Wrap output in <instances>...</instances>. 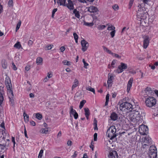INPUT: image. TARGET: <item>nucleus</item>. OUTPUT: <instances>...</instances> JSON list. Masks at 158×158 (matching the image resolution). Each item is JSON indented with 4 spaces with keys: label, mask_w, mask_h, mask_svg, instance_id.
I'll return each instance as SVG.
<instances>
[{
    "label": "nucleus",
    "mask_w": 158,
    "mask_h": 158,
    "mask_svg": "<svg viewBox=\"0 0 158 158\" xmlns=\"http://www.w3.org/2000/svg\"><path fill=\"white\" fill-rule=\"evenodd\" d=\"M43 151H44L42 149L40 150V158H44V157L43 156Z\"/></svg>",
    "instance_id": "49530a36"
},
{
    "label": "nucleus",
    "mask_w": 158,
    "mask_h": 158,
    "mask_svg": "<svg viewBox=\"0 0 158 158\" xmlns=\"http://www.w3.org/2000/svg\"><path fill=\"white\" fill-rule=\"evenodd\" d=\"M113 8L115 10H116L118 9V6L117 4H115L112 6Z\"/></svg>",
    "instance_id": "58836bf2"
},
{
    "label": "nucleus",
    "mask_w": 158,
    "mask_h": 158,
    "mask_svg": "<svg viewBox=\"0 0 158 158\" xmlns=\"http://www.w3.org/2000/svg\"><path fill=\"white\" fill-rule=\"evenodd\" d=\"M156 148L153 146H151L149 149V156L150 158H156L157 157Z\"/></svg>",
    "instance_id": "0eeeda50"
},
{
    "label": "nucleus",
    "mask_w": 158,
    "mask_h": 158,
    "mask_svg": "<svg viewBox=\"0 0 158 158\" xmlns=\"http://www.w3.org/2000/svg\"><path fill=\"white\" fill-rule=\"evenodd\" d=\"M148 129L147 126L144 125H141L139 128V131L142 135H147L148 133Z\"/></svg>",
    "instance_id": "6e6552de"
},
{
    "label": "nucleus",
    "mask_w": 158,
    "mask_h": 158,
    "mask_svg": "<svg viewBox=\"0 0 158 158\" xmlns=\"http://www.w3.org/2000/svg\"><path fill=\"white\" fill-rule=\"evenodd\" d=\"M81 44L82 46V50L84 52H85L89 46L88 42L85 40H83L81 41Z\"/></svg>",
    "instance_id": "9d476101"
},
{
    "label": "nucleus",
    "mask_w": 158,
    "mask_h": 158,
    "mask_svg": "<svg viewBox=\"0 0 158 158\" xmlns=\"http://www.w3.org/2000/svg\"><path fill=\"white\" fill-rule=\"evenodd\" d=\"M35 118L40 120V113H38L35 114Z\"/></svg>",
    "instance_id": "680f3d73"
},
{
    "label": "nucleus",
    "mask_w": 158,
    "mask_h": 158,
    "mask_svg": "<svg viewBox=\"0 0 158 158\" xmlns=\"http://www.w3.org/2000/svg\"><path fill=\"white\" fill-rule=\"evenodd\" d=\"M14 47L17 49H20L21 47V45L20 44V42H17L14 45Z\"/></svg>",
    "instance_id": "b1692460"
},
{
    "label": "nucleus",
    "mask_w": 158,
    "mask_h": 158,
    "mask_svg": "<svg viewBox=\"0 0 158 158\" xmlns=\"http://www.w3.org/2000/svg\"><path fill=\"white\" fill-rule=\"evenodd\" d=\"M146 105L148 107H151L154 106L156 104V99L151 96H149L147 98L145 101Z\"/></svg>",
    "instance_id": "423d86ee"
},
{
    "label": "nucleus",
    "mask_w": 158,
    "mask_h": 158,
    "mask_svg": "<svg viewBox=\"0 0 158 158\" xmlns=\"http://www.w3.org/2000/svg\"><path fill=\"white\" fill-rule=\"evenodd\" d=\"M27 83H28L29 84L30 86L29 87L28 89H27L28 91H29V90H30L31 89V85L30 84V82L29 81H27Z\"/></svg>",
    "instance_id": "e2e57ef3"
},
{
    "label": "nucleus",
    "mask_w": 158,
    "mask_h": 158,
    "mask_svg": "<svg viewBox=\"0 0 158 158\" xmlns=\"http://www.w3.org/2000/svg\"><path fill=\"white\" fill-rule=\"evenodd\" d=\"M60 49L61 52H63L65 50V47L64 46H62L60 48Z\"/></svg>",
    "instance_id": "8fccbe9b"
},
{
    "label": "nucleus",
    "mask_w": 158,
    "mask_h": 158,
    "mask_svg": "<svg viewBox=\"0 0 158 158\" xmlns=\"http://www.w3.org/2000/svg\"><path fill=\"white\" fill-rule=\"evenodd\" d=\"M112 55L113 56H114L116 57L118 59H120L121 58V56H119L117 54L114 53H112Z\"/></svg>",
    "instance_id": "a19ab883"
},
{
    "label": "nucleus",
    "mask_w": 158,
    "mask_h": 158,
    "mask_svg": "<svg viewBox=\"0 0 158 158\" xmlns=\"http://www.w3.org/2000/svg\"><path fill=\"white\" fill-rule=\"evenodd\" d=\"M3 87L0 86V105H1L3 100Z\"/></svg>",
    "instance_id": "a211bd4d"
},
{
    "label": "nucleus",
    "mask_w": 158,
    "mask_h": 158,
    "mask_svg": "<svg viewBox=\"0 0 158 158\" xmlns=\"http://www.w3.org/2000/svg\"><path fill=\"white\" fill-rule=\"evenodd\" d=\"M9 146V143H8V144L7 145L6 143L4 144L3 143L2 144V147H1V150L4 149V148L6 147H8Z\"/></svg>",
    "instance_id": "f704fd0d"
},
{
    "label": "nucleus",
    "mask_w": 158,
    "mask_h": 158,
    "mask_svg": "<svg viewBox=\"0 0 158 158\" xmlns=\"http://www.w3.org/2000/svg\"><path fill=\"white\" fill-rule=\"evenodd\" d=\"M82 61L84 63V68L85 69H87V67L89 65L88 64L85 62L84 59H83Z\"/></svg>",
    "instance_id": "c9c22d12"
},
{
    "label": "nucleus",
    "mask_w": 158,
    "mask_h": 158,
    "mask_svg": "<svg viewBox=\"0 0 158 158\" xmlns=\"http://www.w3.org/2000/svg\"><path fill=\"white\" fill-rule=\"evenodd\" d=\"M127 64L123 62L120 63V65L118 66L116 72L118 73H119L122 72L124 70L127 69Z\"/></svg>",
    "instance_id": "1a4fd4ad"
},
{
    "label": "nucleus",
    "mask_w": 158,
    "mask_h": 158,
    "mask_svg": "<svg viewBox=\"0 0 158 158\" xmlns=\"http://www.w3.org/2000/svg\"><path fill=\"white\" fill-rule=\"evenodd\" d=\"M43 126L45 127L44 128H42L40 131H41V133H42L47 134L48 133V128L47 127V124L45 123H44Z\"/></svg>",
    "instance_id": "f3484780"
},
{
    "label": "nucleus",
    "mask_w": 158,
    "mask_h": 158,
    "mask_svg": "<svg viewBox=\"0 0 158 158\" xmlns=\"http://www.w3.org/2000/svg\"><path fill=\"white\" fill-rule=\"evenodd\" d=\"M133 82V79L132 78H131L129 81L127 86V91L128 92H129L131 87L132 86V84Z\"/></svg>",
    "instance_id": "6ab92c4d"
},
{
    "label": "nucleus",
    "mask_w": 158,
    "mask_h": 158,
    "mask_svg": "<svg viewBox=\"0 0 158 158\" xmlns=\"http://www.w3.org/2000/svg\"><path fill=\"white\" fill-rule=\"evenodd\" d=\"M115 62H115V60H113L112 61L111 63V65L112 67H113V68L114 67V65L115 64Z\"/></svg>",
    "instance_id": "338daca9"
},
{
    "label": "nucleus",
    "mask_w": 158,
    "mask_h": 158,
    "mask_svg": "<svg viewBox=\"0 0 158 158\" xmlns=\"http://www.w3.org/2000/svg\"><path fill=\"white\" fill-rule=\"evenodd\" d=\"M67 144L68 146H71L72 144V142L70 140H69L67 141Z\"/></svg>",
    "instance_id": "603ef678"
},
{
    "label": "nucleus",
    "mask_w": 158,
    "mask_h": 158,
    "mask_svg": "<svg viewBox=\"0 0 158 158\" xmlns=\"http://www.w3.org/2000/svg\"><path fill=\"white\" fill-rule=\"evenodd\" d=\"M21 21H19V22L17 24V25L16 28H19L21 25Z\"/></svg>",
    "instance_id": "5fc2aeb1"
},
{
    "label": "nucleus",
    "mask_w": 158,
    "mask_h": 158,
    "mask_svg": "<svg viewBox=\"0 0 158 158\" xmlns=\"http://www.w3.org/2000/svg\"><path fill=\"white\" fill-rule=\"evenodd\" d=\"M5 83L7 89V93L9 97H13L14 96L12 90V87L10 78L6 76V77Z\"/></svg>",
    "instance_id": "20e7f679"
},
{
    "label": "nucleus",
    "mask_w": 158,
    "mask_h": 158,
    "mask_svg": "<svg viewBox=\"0 0 158 158\" xmlns=\"http://www.w3.org/2000/svg\"><path fill=\"white\" fill-rule=\"evenodd\" d=\"M144 92L148 96V97L149 95H152L154 94V92L151 88L149 87H147L144 90Z\"/></svg>",
    "instance_id": "f8f14e48"
},
{
    "label": "nucleus",
    "mask_w": 158,
    "mask_h": 158,
    "mask_svg": "<svg viewBox=\"0 0 158 158\" xmlns=\"http://www.w3.org/2000/svg\"><path fill=\"white\" fill-rule=\"evenodd\" d=\"M78 114L77 113V112L76 113H75L74 114H73V116L75 119H77L78 118Z\"/></svg>",
    "instance_id": "bf43d9fd"
},
{
    "label": "nucleus",
    "mask_w": 158,
    "mask_h": 158,
    "mask_svg": "<svg viewBox=\"0 0 158 158\" xmlns=\"http://www.w3.org/2000/svg\"><path fill=\"white\" fill-rule=\"evenodd\" d=\"M57 3H59L60 5H62L65 6V4L64 3L62 0H57Z\"/></svg>",
    "instance_id": "7c9ffc66"
},
{
    "label": "nucleus",
    "mask_w": 158,
    "mask_h": 158,
    "mask_svg": "<svg viewBox=\"0 0 158 158\" xmlns=\"http://www.w3.org/2000/svg\"><path fill=\"white\" fill-rule=\"evenodd\" d=\"M144 39L143 47L144 48H146L149 45L150 39L148 36H145L143 37Z\"/></svg>",
    "instance_id": "9b49d317"
},
{
    "label": "nucleus",
    "mask_w": 158,
    "mask_h": 158,
    "mask_svg": "<svg viewBox=\"0 0 158 158\" xmlns=\"http://www.w3.org/2000/svg\"><path fill=\"white\" fill-rule=\"evenodd\" d=\"M145 114L143 110L140 109L139 106L136 107V109H133L131 111L129 115V119L131 121L135 122L136 121L141 120L142 119L141 117L144 116Z\"/></svg>",
    "instance_id": "f257e3e1"
},
{
    "label": "nucleus",
    "mask_w": 158,
    "mask_h": 158,
    "mask_svg": "<svg viewBox=\"0 0 158 158\" xmlns=\"http://www.w3.org/2000/svg\"><path fill=\"white\" fill-rule=\"evenodd\" d=\"M106 26H108V27L107 28V30H110V31L113 30H113H115V27L112 25H111V26H110V25H109L108 24H106Z\"/></svg>",
    "instance_id": "cd10ccee"
},
{
    "label": "nucleus",
    "mask_w": 158,
    "mask_h": 158,
    "mask_svg": "<svg viewBox=\"0 0 158 158\" xmlns=\"http://www.w3.org/2000/svg\"><path fill=\"white\" fill-rule=\"evenodd\" d=\"M138 10L137 11V16L138 18L141 19H144L146 18L147 14L146 12L145 8L142 4H140L138 6Z\"/></svg>",
    "instance_id": "f03ea898"
},
{
    "label": "nucleus",
    "mask_w": 158,
    "mask_h": 158,
    "mask_svg": "<svg viewBox=\"0 0 158 158\" xmlns=\"http://www.w3.org/2000/svg\"><path fill=\"white\" fill-rule=\"evenodd\" d=\"M143 143L149 145L151 143V139L148 136H146L143 139Z\"/></svg>",
    "instance_id": "dca6fc26"
},
{
    "label": "nucleus",
    "mask_w": 158,
    "mask_h": 158,
    "mask_svg": "<svg viewBox=\"0 0 158 158\" xmlns=\"http://www.w3.org/2000/svg\"><path fill=\"white\" fill-rule=\"evenodd\" d=\"M94 24L93 22L88 23L85 21L84 22V25L88 27H92Z\"/></svg>",
    "instance_id": "393cba45"
},
{
    "label": "nucleus",
    "mask_w": 158,
    "mask_h": 158,
    "mask_svg": "<svg viewBox=\"0 0 158 158\" xmlns=\"http://www.w3.org/2000/svg\"><path fill=\"white\" fill-rule=\"evenodd\" d=\"M57 8H55L52 11V18H54V15L55 13L57 11Z\"/></svg>",
    "instance_id": "4c0bfd02"
},
{
    "label": "nucleus",
    "mask_w": 158,
    "mask_h": 158,
    "mask_svg": "<svg viewBox=\"0 0 158 158\" xmlns=\"http://www.w3.org/2000/svg\"><path fill=\"white\" fill-rule=\"evenodd\" d=\"M12 68L14 70H17V67H16V66L15 65V64L13 62L12 63Z\"/></svg>",
    "instance_id": "de8ad7c7"
},
{
    "label": "nucleus",
    "mask_w": 158,
    "mask_h": 158,
    "mask_svg": "<svg viewBox=\"0 0 158 158\" xmlns=\"http://www.w3.org/2000/svg\"><path fill=\"white\" fill-rule=\"evenodd\" d=\"M23 117L25 122L27 123L29 121V116L25 113L24 111L23 113Z\"/></svg>",
    "instance_id": "4be33fe9"
},
{
    "label": "nucleus",
    "mask_w": 158,
    "mask_h": 158,
    "mask_svg": "<svg viewBox=\"0 0 158 158\" xmlns=\"http://www.w3.org/2000/svg\"><path fill=\"white\" fill-rule=\"evenodd\" d=\"M84 110L85 112V115H90V113L89 112V110L88 108H84Z\"/></svg>",
    "instance_id": "c756f323"
},
{
    "label": "nucleus",
    "mask_w": 158,
    "mask_h": 158,
    "mask_svg": "<svg viewBox=\"0 0 158 158\" xmlns=\"http://www.w3.org/2000/svg\"><path fill=\"white\" fill-rule=\"evenodd\" d=\"M30 123L31 125L33 126H35V122L33 121H31L30 122Z\"/></svg>",
    "instance_id": "13d9d810"
},
{
    "label": "nucleus",
    "mask_w": 158,
    "mask_h": 158,
    "mask_svg": "<svg viewBox=\"0 0 158 158\" xmlns=\"http://www.w3.org/2000/svg\"><path fill=\"white\" fill-rule=\"evenodd\" d=\"M91 144V145H90V147L92 149V150L93 151L94 148L93 144H94V143L93 142V141H92Z\"/></svg>",
    "instance_id": "09e8293b"
},
{
    "label": "nucleus",
    "mask_w": 158,
    "mask_h": 158,
    "mask_svg": "<svg viewBox=\"0 0 158 158\" xmlns=\"http://www.w3.org/2000/svg\"><path fill=\"white\" fill-rule=\"evenodd\" d=\"M52 76V75L51 73H48L47 76V77L48 78H51Z\"/></svg>",
    "instance_id": "6e6d98bb"
},
{
    "label": "nucleus",
    "mask_w": 158,
    "mask_h": 158,
    "mask_svg": "<svg viewBox=\"0 0 158 158\" xmlns=\"http://www.w3.org/2000/svg\"><path fill=\"white\" fill-rule=\"evenodd\" d=\"M97 134L96 133H95L94 135V141L97 140Z\"/></svg>",
    "instance_id": "a18cd8bd"
},
{
    "label": "nucleus",
    "mask_w": 158,
    "mask_h": 158,
    "mask_svg": "<svg viewBox=\"0 0 158 158\" xmlns=\"http://www.w3.org/2000/svg\"><path fill=\"white\" fill-rule=\"evenodd\" d=\"M70 114H72L73 115L75 113H77L76 111L73 109V106H71L70 107Z\"/></svg>",
    "instance_id": "5701e85b"
},
{
    "label": "nucleus",
    "mask_w": 158,
    "mask_h": 158,
    "mask_svg": "<svg viewBox=\"0 0 158 158\" xmlns=\"http://www.w3.org/2000/svg\"><path fill=\"white\" fill-rule=\"evenodd\" d=\"M116 131L115 127L114 126L110 127L108 129L106 132V135L111 140H112L117 135L115 134Z\"/></svg>",
    "instance_id": "39448f33"
},
{
    "label": "nucleus",
    "mask_w": 158,
    "mask_h": 158,
    "mask_svg": "<svg viewBox=\"0 0 158 158\" xmlns=\"http://www.w3.org/2000/svg\"><path fill=\"white\" fill-rule=\"evenodd\" d=\"M75 16L77 18H79L80 17V14L79 12H77V13H75Z\"/></svg>",
    "instance_id": "0e129e2a"
},
{
    "label": "nucleus",
    "mask_w": 158,
    "mask_h": 158,
    "mask_svg": "<svg viewBox=\"0 0 158 158\" xmlns=\"http://www.w3.org/2000/svg\"><path fill=\"white\" fill-rule=\"evenodd\" d=\"M62 63L65 65H70V62L66 60H63Z\"/></svg>",
    "instance_id": "72a5a7b5"
},
{
    "label": "nucleus",
    "mask_w": 158,
    "mask_h": 158,
    "mask_svg": "<svg viewBox=\"0 0 158 158\" xmlns=\"http://www.w3.org/2000/svg\"><path fill=\"white\" fill-rule=\"evenodd\" d=\"M87 11L90 13H96L98 11V8L94 6H91L88 8Z\"/></svg>",
    "instance_id": "4468645a"
},
{
    "label": "nucleus",
    "mask_w": 158,
    "mask_h": 158,
    "mask_svg": "<svg viewBox=\"0 0 158 158\" xmlns=\"http://www.w3.org/2000/svg\"><path fill=\"white\" fill-rule=\"evenodd\" d=\"M79 85V81H78L75 79L74 81L73 84L72 86V90H73L76 87H77Z\"/></svg>",
    "instance_id": "412c9836"
},
{
    "label": "nucleus",
    "mask_w": 158,
    "mask_h": 158,
    "mask_svg": "<svg viewBox=\"0 0 158 158\" xmlns=\"http://www.w3.org/2000/svg\"><path fill=\"white\" fill-rule=\"evenodd\" d=\"M134 0H130L129 3V8H130L132 6Z\"/></svg>",
    "instance_id": "37998d69"
},
{
    "label": "nucleus",
    "mask_w": 158,
    "mask_h": 158,
    "mask_svg": "<svg viewBox=\"0 0 158 158\" xmlns=\"http://www.w3.org/2000/svg\"><path fill=\"white\" fill-rule=\"evenodd\" d=\"M86 89L87 90L93 92L94 94H95L94 89L93 88H92L91 87H90V86L87 87L86 88Z\"/></svg>",
    "instance_id": "a878e982"
},
{
    "label": "nucleus",
    "mask_w": 158,
    "mask_h": 158,
    "mask_svg": "<svg viewBox=\"0 0 158 158\" xmlns=\"http://www.w3.org/2000/svg\"><path fill=\"white\" fill-rule=\"evenodd\" d=\"M73 35L74 39H78V35L76 33H74L73 34Z\"/></svg>",
    "instance_id": "3c124183"
},
{
    "label": "nucleus",
    "mask_w": 158,
    "mask_h": 158,
    "mask_svg": "<svg viewBox=\"0 0 158 158\" xmlns=\"http://www.w3.org/2000/svg\"><path fill=\"white\" fill-rule=\"evenodd\" d=\"M108 80H110L111 81H112V79L113 78V76L111 75V74L109 73L108 74Z\"/></svg>",
    "instance_id": "e433bc0d"
},
{
    "label": "nucleus",
    "mask_w": 158,
    "mask_h": 158,
    "mask_svg": "<svg viewBox=\"0 0 158 158\" xmlns=\"http://www.w3.org/2000/svg\"><path fill=\"white\" fill-rule=\"evenodd\" d=\"M8 5L9 6H13V0H9L8 2Z\"/></svg>",
    "instance_id": "c03bdc74"
},
{
    "label": "nucleus",
    "mask_w": 158,
    "mask_h": 158,
    "mask_svg": "<svg viewBox=\"0 0 158 158\" xmlns=\"http://www.w3.org/2000/svg\"><path fill=\"white\" fill-rule=\"evenodd\" d=\"M106 27L105 25H99L98 27V29L99 30H102Z\"/></svg>",
    "instance_id": "473e14b6"
},
{
    "label": "nucleus",
    "mask_w": 158,
    "mask_h": 158,
    "mask_svg": "<svg viewBox=\"0 0 158 158\" xmlns=\"http://www.w3.org/2000/svg\"><path fill=\"white\" fill-rule=\"evenodd\" d=\"M53 45H48L45 47V49L46 50H48L51 49L53 47Z\"/></svg>",
    "instance_id": "2f4dec72"
},
{
    "label": "nucleus",
    "mask_w": 158,
    "mask_h": 158,
    "mask_svg": "<svg viewBox=\"0 0 158 158\" xmlns=\"http://www.w3.org/2000/svg\"><path fill=\"white\" fill-rule=\"evenodd\" d=\"M68 3L65 4V6H66L68 9L70 10L74 9V6L73 2L71 0H68Z\"/></svg>",
    "instance_id": "ddd939ff"
},
{
    "label": "nucleus",
    "mask_w": 158,
    "mask_h": 158,
    "mask_svg": "<svg viewBox=\"0 0 158 158\" xmlns=\"http://www.w3.org/2000/svg\"><path fill=\"white\" fill-rule=\"evenodd\" d=\"M148 145L146 143H144V144H143L142 148H146L147 147H148Z\"/></svg>",
    "instance_id": "052dcab7"
},
{
    "label": "nucleus",
    "mask_w": 158,
    "mask_h": 158,
    "mask_svg": "<svg viewBox=\"0 0 158 158\" xmlns=\"http://www.w3.org/2000/svg\"><path fill=\"white\" fill-rule=\"evenodd\" d=\"M109 158H118V155L115 151H113L110 152L108 155Z\"/></svg>",
    "instance_id": "2eb2a0df"
},
{
    "label": "nucleus",
    "mask_w": 158,
    "mask_h": 158,
    "mask_svg": "<svg viewBox=\"0 0 158 158\" xmlns=\"http://www.w3.org/2000/svg\"><path fill=\"white\" fill-rule=\"evenodd\" d=\"M12 141L13 143H14V146L13 147H14L15 146V137H12Z\"/></svg>",
    "instance_id": "864d4df0"
},
{
    "label": "nucleus",
    "mask_w": 158,
    "mask_h": 158,
    "mask_svg": "<svg viewBox=\"0 0 158 158\" xmlns=\"http://www.w3.org/2000/svg\"><path fill=\"white\" fill-rule=\"evenodd\" d=\"M2 67L4 69H6L7 67V62L6 61L4 60L2 62Z\"/></svg>",
    "instance_id": "c85d7f7f"
},
{
    "label": "nucleus",
    "mask_w": 158,
    "mask_h": 158,
    "mask_svg": "<svg viewBox=\"0 0 158 158\" xmlns=\"http://www.w3.org/2000/svg\"><path fill=\"white\" fill-rule=\"evenodd\" d=\"M36 63L38 64H40V57H37L36 59Z\"/></svg>",
    "instance_id": "774afa93"
},
{
    "label": "nucleus",
    "mask_w": 158,
    "mask_h": 158,
    "mask_svg": "<svg viewBox=\"0 0 158 158\" xmlns=\"http://www.w3.org/2000/svg\"><path fill=\"white\" fill-rule=\"evenodd\" d=\"M112 81L108 80L107 81L108 87H111L112 85Z\"/></svg>",
    "instance_id": "79ce46f5"
},
{
    "label": "nucleus",
    "mask_w": 158,
    "mask_h": 158,
    "mask_svg": "<svg viewBox=\"0 0 158 158\" xmlns=\"http://www.w3.org/2000/svg\"><path fill=\"white\" fill-rule=\"evenodd\" d=\"M132 105L130 103L128 102H125L121 104L119 106V109L121 110L124 111H127L131 112L133 110V109H136L135 108H132Z\"/></svg>",
    "instance_id": "7ed1b4c3"
},
{
    "label": "nucleus",
    "mask_w": 158,
    "mask_h": 158,
    "mask_svg": "<svg viewBox=\"0 0 158 158\" xmlns=\"http://www.w3.org/2000/svg\"><path fill=\"white\" fill-rule=\"evenodd\" d=\"M86 101L85 100H83L80 102V104L79 105V108L81 109L83 107L84 104L86 103Z\"/></svg>",
    "instance_id": "bb28decb"
},
{
    "label": "nucleus",
    "mask_w": 158,
    "mask_h": 158,
    "mask_svg": "<svg viewBox=\"0 0 158 158\" xmlns=\"http://www.w3.org/2000/svg\"><path fill=\"white\" fill-rule=\"evenodd\" d=\"M109 96H110L109 94H108L106 95V101H109Z\"/></svg>",
    "instance_id": "4d7b16f0"
},
{
    "label": "nucleus",
    "mask_w": 158,
    "mask_h": 158,
    "mask_svg": "<svg viewBox=\"0 0 158 158\" xmlns=\"http://www.w3.org/2000/svg\"><path fill=\"white\" fill-rule=\"evenodd\" d=\"M115 30H113V31H111L110 32V34L111 36V37L112 38L114 36L115 34Z\"/></svg>",
    "instance_id": "ea45409f"
},
{
    "label": "nucleus",
    "mask_w": 158,
    "mask_h": 158,
    "mask_svg": "<svg viewBox=\"0 0 158 158\" xmlns=\"http://www.w3.org/2000/svg\"><path fill=\"white\" fill-rule=\"evenodd\" d=\"M110 118L112 120L114 121L118 119V116L115 113L113 112L111 114Z\"/></svg>",
    "instance_id": "aec40b11"
},
{
    "label": "nucleus",
    "mask_w": 158,
    "mask_h": 158,
    "mask_svg": "<svg viewBox=\"0 0 158 158\" xmlns=\"http://www.w3.org/2000/svg\"><path fill=\"white\" fill-rule=\"evenodd\" d=\"M30 69V66L29 65H27L25 67V69L27 71H28Z\"/></svg>",
    "instance_id": "69168bd1"
}]
</instances>
